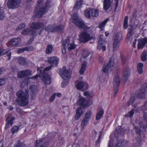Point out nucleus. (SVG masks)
Segmentation results:
<instances>
[{"label":"nucleus","mask_w":147,"mask_h":147,"mask_svg":"<svg viewBox=\"0 0 147 147\" xmlns=\"http://www.w3.org/2000/svg\"><path fill=\"white\" fill-rule=\"evenodd\" d=\"M29 90L26 89L25 91L22 90L18 91L16 93L17 97L16 100L17 104L21 107L28 105L29 102Z\"/></svg>","instance_id":"f257e3e1"},{"label":"nucleus","mask_w":147,"mask_h":147,"mask_svg":"<svg viewBox=\"0 0 147 147\" xmlns=\"http://www.w3.org/2000/svg\"><path fill=\"white\" fill-rule=\"evenodd\" d=\"M147 88V83H145L142 87L141 90L138 92L134 96L130 98L128 102L129 105H131L134 107H137V104L140 102V98H143L145 97Z\"/></svg>","instance_id":"f03ea898"},{"label":"nucleus","mask_w":147,"mask_h":147,"mask_svg":"<svg viewBox=\"0 0 147 147\" xmlns=\"http://www.w3.org/2000/svg\"><path fill=\"white\" fill-rule=\"evenodd\" d=\"M44 0H38L37 4L35 10L34 14L38 18L41 17L46 12L47 9L49 7L51 0H47L45 6L41 7L42 2Z\"/></svg>","instance_id":"7ed1b4c3"},{"label":"nucleus","mask_w":147,"mask_h":147,"mask_svg":"<svg viewBox=\"0 0 147 147\" xmlns=\"http://www.w3.org/2000/svg\"><path fill=\"white\" fill-rule=\"evenodd\" d=\"M59 74L61 78L64 79L62 83L61 87H65L68 84L69 81V78L71 76L70 73L66 70L65 66H63L59 70Z\"/></svg>","instance_id":"20e7f679"},{"label":"nucleus","mask_w":147,"mask_h":147,"mask_svg":"<svg viewBox=\"0 0 147 147\" xmlns=\"http://www.w3.org/2000/svg\"><path fill=\"white\" fill-rule=\"evenodd\" d=\"M73 22L76 26L85 30L88 29V27L83 22L82 20L76 13H74L72 17Z\"/></svg>","instance_id":"39448f33"},{"label":"nucleus","mask_w":147,"mask_h":147,"mask_svg":"<svg viewBox=\"0 0 147 147\" xmlns=\"http://www.w3.org/2000/svg\"><path fill=\"white\" fill-rule=\"evenodd\" d=\"M122 39V34L118 33L115 36L113 43V50L116 51L119 47L120 44V41Z\"/></svg>","instance_id":"423d86ee"},{"label":"nucleus","mask_w":147,"mask_h":147,"mask_svg":"<svg viewBox=\"0 0 147 147\" xmlns=\"http://www.w3.org/2000/svg\"><path fill=\"white\" fill-rule=\"evenodd\" d=\"M91 38L90 35L86 31H83L80 34V39L81 42L85 43L90 40Z\"/></svg>","instance_id":"0eeeda50"},{"label":"nucleus","mask_w":147,"mask_h":147,"mask_svg":"<svg viewBox=\"0 0 147 147\" xmlns=\"http://www.w3.org/2000/svg\"><path fill=\"white\" fill-rule=\"evenodd\" d=\"M114 65V59L113 56L110 58L109 61L106 66H103V71L104 72H107L109 71H111V68Z\"/></svg>","instance_id":"6e6552de"},{"label":"nucleus","mask_w":147,"mask_h":147,"mask_svg":"<svg viewBox=\"0 0 147 147\" xmlns=\"http://www.w3.org/2000/svg\"><path fill=\"white\" fill-rule=\"evenodd\" d=\"M21 3V0H7V5L9 9L17 8Z\"/></svg>","instance_id":"1a4fd4ad"},{"label":"nucleus","mask_w":147,"mask_h":147,"mask_svg":"<svg viewBox=\"0 0 147 147\" xmlns=\"http://www.w3.org/2000/svg\"><path fill=\"white\" fill-rule=\"evenodd\" d=\"M76 87L78 89L84 91L88 89V85L86 82H80L76 84Z\"/></svg>","instance_id":"9d476101"},{"label":"nucleus","mask_w":147,"mask_h":147,"mask_svg":"<svg viewBox=\"0 0 147 147\" xmlns=\"http://www.w3.org/2000/svg\"><path fill=\"white\" fill-rule=\"evenodd\" d=\"M120 79L119 76L117 75L114 76L113 84V85L114 87L116 88L117 91L119 90V87L120 85Z\"/></svg>","instance_id":"9b49d317"},{"label":"nucleus","mask_w":147,"mask_h":147,"mask_svg":"<svg viewBox=\"0 0 147 147\" xmlns=\"http://www.w3.org/2000/svg\"><path fill=\"white\" fill-rule=\"evenodd\" d=\"M48 63L52 66H56L58 63V59L55 57H48Z\"/></svg>","instance_id":"f8f14e48"},{"label":"nucleus","mask_w":147,"mask_h":147,"mask_svg":"<svg viewBox=\"0 0 147 147\" xmlns=\"http://www.w3.org/2000/svg\"><path fill=\"white\" fill-rule=\"evenodd\" d=\"M48 145V142H45L42 139L36 140L35 147H46Z\"/></svg>","instance_id":"ddd939ff"},{"label":"nucleus","mask_w":147,"mask_h":147,"mask_svg":"<svg viewBox=\"0 0 147 147\" xmlns=\"http://www.w3.org/2000/svg\"><path fill=\"white\" fill-rule=\"evenodd\" d=\"M77 103L83 108H86L88 107L86 99L84 97L80 98L77 102Z\"/></svg>","instance_id":"4468645a"},{"label":"nucleus","mask_w":147,"mask_h":147,"mask_svg":"<svg viewBox=\"0 0 147 147\" xmlns=\"http://www.w3.org/2000/svg\"><path fill=\"white\" fill-rule=\"evenodd\" d=\"M147 43V38H141L138 41V49H142Z\"/></svg>","instance_id":"2eb2a0df"},{"label":"nucleus","mask_w":147,"mask_h":147,"mask_svg":"<svg viewBox=\"0 0 147 147\" xmlns=\"http://www.w3.org/2000/svg\"><path fill=\"white\" fill-rule=\"evenodd\" d=\"M20 42L21 40L20 38H14L11 39L9 44L10 46L12 47L18 45Z\"/></svg>","instance_id":"dca6fc26"},{"label":"nucleus","mask_w":147,"mask_h":147,"mask_svg":"<svg viewBox=\"0 0 147 147\" xmlns=\"http://www.w3.org/2000/svg\"><path fill=\"white\" fill-rule=\"evenodd\" d=\"M44 24L42 23L33 22L30 25V27L32 29H39L43 27Z\"/></svg>","instance_id":"f3484780"},{"label":"nucleus","mask_w":147,"mask_h":147,"mask_svg":"<svg viewBox=\"0 0 147 147\" xmlns=\"http://www.w3.org/2000/svg\"><path fill=\"white\" fill-rule=\"evenodd\" d=\"M42 80L44 83L47 85L51 83V78L48 74H44Z\"/></svg>","instance_id":"a211bd4d"},{"label":"nucleus","mask_w":147,"mask_h":147,"mask_svg":"<svg viewBox=\"0 0 147 147\" xmlns=\"http://www.w3.org/2000/svg\"><path fill=\"white\" fill-rule=\"evenodd\" d=\"M112 2L111 0H104L103 9L106 11L108 10L111 6Z\"/></svg>","instance_id":"6ab92c4d"},{"label":"nucleus","mask_w":147,"mask_h":147,"mask_svg":"<svg viewBox=\"0 0 147 147\" xmlns=\"http://www.w3.org/2000/svg\"><path fill=\"white\" fill-rule=\"evenodd\" d=\"M82 111L81 107H79L77 109L75 117L76 120H78L79 119L81 116Z\"/></svg>","instance_id":"aec40b11"},{"label":"nucleus","mask_w":147,"mask_h":147,"mask_svg":"<svg viewBox=\"0 0 147 147\" xmlns=\"http://www.w3.org/2000/svg\"><path fill=\"white\" fill-rule=\"evenodd\" d=\"M134 28L133 26H131L130 28L128 29V32L127 35V38L129 39L130 37L132 36L134 33Z\"/></svg>","instance_id":"412c9836"},{"label":"nucleus","mask_w":147,"mask_h":147,"mask_svg":"<svg viewBox=\"0 0 147 147\" xmlns=\"http://www.w3.org/2000/svg\"><path fill=\"white\" fill-rule=\"evenodd\" d=\"M83 1L82 0H77V2L75 4L74 8V9L77 11L81 6Z\"/></svg>","instance_id":"4be33fe9"},{"label":"nucleus","mask_w":147,"mask_h":147,"mask_svg":"<svg viewBox=\"0 0 147 147\" xmlns=\"http://www.w3.org/2000/svg\"><path fill=\"white\" fill-rule=\"evenodd\" d=\"M69 44V40L68 39H66L63 41L62 45V48L64 49V52L66 51V49L68 48Z\"/></svg>","instance_id":"5701e85b"},{"label":"nucleus","mask_w":147,"mask_h":147,"mask_svg":"<svg viewBox=\"0 0 147 147\" xmlns=\"http://www.w3.org/2000/svg\"><path fill=\"white\" fill-rule=\"evenodd\" d=\"M92 9L89 8L87 9L84 11V14L86 17L88 18H90L91 16Z\"/></svg>","instance_id":"b1692460"},{"label":"nucleus","mask_w":147,"mask_h":147,"mask_svg":"<svg viewBox=\"0 0 147 147\" xmlns=\"http://www.w3.org/2000/svg\"><path fill=\"white\" fill-rule=\"evenodd\" d=\"M86 61H84L83 63H82L81 67L79 71L80 74L81 75H82L85 71V70L86 67Z\"/></svg>","instance_id":"393cba45"},{"label":"nucleus","mask_w":147,"mask_h":147,"mask_svg":"<svg viewBox=\"0 0 147 147\" xmlns=\"http://www.w3.org/2000/svg\"><path fill=\"white\" fill-rule=\"evenodd\" d=\"M130 74L129 69L127 68L125 70L123 73V76L125 80H127Z\"/></svg>","instance_id":"a878e982"},{"label":"nucleus","mask_w":147,"mask_h":147,"mask_svg":"<svg viewBox=\"0 0 147 147\" xmlns=\"http://www.w3.org/2000/svg\"><path fill=\"white\" fill-rule=\"evenodd\" d=\"M101 41L100 40L98 42L97 49L98 50H100L102 49V51H105L106 47L103 45L104 44L101 43Z\"/></svg>","instance_id":"bb28decb"},{"label":"nucleus","mask_w":147,"mask_h":147,"mask_svg":"<svg viewBox=\"0 0 147 147\" xmlns=\"http://www.w3.org/2000/svg\"><path fill=\"white\" fill-rule=\"evenodd\" d=\"M55 27L53 25H49L45 28V30L48 32H55Z\"/></svg>","instance_id":"cd10ccee"},{"label":"nucleus","mask_w":147,"mask_h":147,"mask_svg":"<svg viewBox=\"0 0 147 147\" xmlns=\"http://www.w3.org/2000/svg\"><path fill=\"white\" fill-rule=\"evenodd\" d=\"M64 28V26L62 25H60L55 26V32H60L63 30Z\"/></svg>","instance_id":"c85d7f7f"},{"label":"nucleus","mask_w":147,"mask_h":147,"mask_svg":"<svg viewBox=\"0 0 147 147\" xmlns=\"http://www.w3.org/2000/svg\"><path fill=\"white\" fill-rule=\"evenodd\" d=\"M143 66V64L141 63H139L138 65V70L139 73L140 74H142L143 73V70L142 67Z\"/></svg>","instance_id":"c756f323"},{"label":"nucleus","mask_w":147,"mask_h":147,"mask_svg":"<svg viewBox=\"0 0 147 147\" xmlns=\"http://www.w3.org/2000/svg\"><path fill=\"white\" fill-rule=\"evenodd\" d=\"M104 112V111L102 110H101L98 112L96 118V120H98L100 119L101 117L103 115Z\"/></svg>","instance_id":"7c9ffc66"},{"label":"nucleus","mask_w":147,"mask_h":147,"mask_svg":"<svg viewBox=\"0 0 147 147\" xmlns=\"http://www.w3.org/2000/svg\"><path fill=\"white\" fill-rule=\"evenodd\" d=\"M125 144V141L121 140L118 141L117 144H116V146H117L119 147H123L124 146Z\"/></svg>","instance_id":"2f4dec72"},{"label":"nucleus","mask_w":147,"mask_h":147,"mask_svg":"<svg viewBox=\"0 0 147 147\" xmlns=\"http://www.w3.org/2000/svg\"><path fill=\"white\" fill-rule=\"evenodd\" d=\"M89 120L84 118L82 121L81 126L82 128H84L88 124Z\"/></svg>","instance_id":"473e14b6"},{"label":"nucleus","mask_w":147,"mask_h":147,"mask_svg":"<svg viewBox=\"0 0 147 147\" xmlns=\"http://www.w3.org/2000/svg\"><path fill=\"white\" fill-rule=\"evenodd\" d=\"M53 49V47L51 45H48L46 49V54H50L51 52Z\"/></svg>","instance_id":"72a5a7b5"},{"label":"nucleus","mask_w":147,"mask_h":147,"mask_svg":"<svg viewBox=\"0 0 147 147\" xmlns=\"http://www.w3.org/2000/svg\"><path fill=\"white\" fill-rule=\"evenodd\" d=\"M141 58L143 61H145L147 58V52L144 51L142 52L141 56Z\"/></svg>","instance_id":"f704fd0d"},{"label":"nucleus","mask_w":147,"mask_h":147,"mask_svg":"<svg viewBox=\"0 0 147 147\" xmlns=\"http://www.w3.org/2000/svg\"><path fill=\"white\" fill-rule=\"evenodd\" d=\"M20 64L22 65L26 64V59L23 57H20L19 58Z\"/></svg>","instance_id":"c9c22d12"},{"label":"nucleus","mask_w":147,"mask_h":147,"mask_svg":"<svg viewBox=\"0 0 147 147\" xmlns=\"http://www.w3.org/2000/svg\"><path fill=\"white\" fill-rule=\"evenodd\" d=\"M92 16L96 17L98 16V12L97 9L93 8L92 9Z\"/></svg>","instance_id":"e433bc0d"},{"label":"nucleus","mask_w":147,"mask_h":147,"mask_svg":"<svg viewBox=\"0 0 147 147\" xmlns=\"http://www.w3.org/2000/svg\"><path fill=\"white\" fill-rule=\"evenodd\" d=\"M128 16H126L125 18L124 21L123 23V27L125 29H127L128 26Z\"/></svg>","instance_id":"4c0bfd02"},{"label":"nucleus","mask_w":147,"mask_h":147,"mask_svg":"<svg viewBox=\"0 0 147 147\" xmlns=\"http://www.w3.org/2000/svg\"><path fill=\"white\" fill-rule=\"evenodd\" d=\"M109 20L108 19H107L103 22L100 23L98 26L99 28H100L101 30H102L104 26L105 25L107 22L109 21Z\"/></svg>","instance_id":"58836bf2"},{"label":"nucleus","mask_w":147,"mask_h":147,"mask_svg":"<svg viewBox=\"0 0 147 147\" xmlns=\"http://www.w3.org/2000/svg\"><path fill=\"white\" fill-rule=\"evenodd\" d=\"M14 120V118H13L12 119L9 120L8 122L6 123L5 128L6 129L9 127V125H11V126L12 125L13 123V121Z\"/></svg>","instance_id":"ea45409f"},{"label":"nucleus","mask_w":147,"mask_h":147,"mask_svg":"<svg viewBox=\"0 0 147 147\" xmlns=\"http://www.w3.org/2000/svg\"><path fill=\"white\" fill-rule=\"evenodd\" d=\"M76 47V45L73 43H69L68 47V49L69 51L75 49Z\"/></svg>","instance_id":"a19ab883"},{"label":"nucleus","mask_w":147,"mask_h":147,"mask_svg":"<svg viewBox=\"0 0 147 147\" xmlns=\"http://www.w3.org/2000/svg\"><path fill=\"white\" fill-rule=\"evenodd\" d=\"M31 91L32 93H36L37 92V87L36 86L34 85H31L30 87Z\"/></svg>","instance_id":"79ce46f5"},{"label":"nucleus","mask_w":147,"mask_h":147,"mask_svg":"<svg viewBox=\"0 0 147 147\" xmlns=\"http://www.w3.org/2000/svg\"><path fill=\"white\" fill-rule=\"evenodd\" d=\"M90 54L89 53L87 52H84L82 54V57L81 60L83 61L84 59H86L87 56L89 55Z\"/></svg>","instance_id":"37998d69"},{"label":"nucleus","mask_w":147,"mask_h":147,"mask_svg":"<svg viewBox=\"0 0 147 147\" xmlns=\"http://www.w3.org/2000/svg\"><path fill=\"white\" fill-rule=\"evenodd\" d=\"M5 17V14L3 10L0 9V20H3Z\"/></svg>","instance_id":"c03bdc74"},{"label":"nucleus","mask_w":147,"mask_h":147,"mask_svg":"<svg viewBox=\"0 0 147 147\" xmlns=\"http://www.w3.org/2000/svg\"><path fill=\"white\" fill-rule=\"evenodd\" d=\"M91 112L90 111H88L85 113V117L84 118L86 119L89 120L90 118Z\"/></svg>","instance_id":"a18cd8bd"},{"label":"nucleus","mask_w":147,"mask_h":147,"mask_svg":"<svg viewBox=\"0 0 147 147\" xmlns=\"http://www.w3.org/2000/svg\"><path fill=\"white\" fill-rule=\"evenodd\" d=\"M18 76L19 78H21L25 77L24 71H19L18 73Z\"/></svg>","instance_id":"49530a36"},{"label":"nucleus","mask_w":147,"mask_h":147,"mask_svg":"<svg viewBox=\"0 0 147 147\" xmlns=\"http://www.w3.org/2000/svg\"><path fill=\"white\" fill-rule=\"evenodd\" d=\"M120 57L121 59V63L122 64L124 65L125 63L127 61V59L122 54H121Z\"/></svg>","instance_id":"de8ad7c7"},{"label":"nucleus","mask_w":147,"mask_h":147,"mask_svg":"<svg viewBox=\"0 0 147 147\" xmlns=\"http://www.w3.org/2000/svg\"><path fill=\"white\" fill-rule=\"evenodd\" d=\"M24 75L25 77H27L30 76L32 74V71L29 70H27L24 71Z\"/></svg>","instance_id":"09e8293b"},{"label":"nucleus","mask_w":147,"mask_h":147,"mask_svg":"<svg viewBox=\"0 0 147 147\" xmlns=\"http://www.w3.org/2000/svg\"><path fill=\"white\" fill-rule=\"evenodd\" d=\"M19 127L17 126L13 127L11 129V132L13 134L18 131L19 130Z\"/></svg>","instance_id":"8fccbe9b"},{"label":"nucleus","mask_w":147,"mask_h":147,"mask_svg":"<svg viewBox=\"0 0 147 147\" xmlns=\"http://www.w3.org/2000/svg\"><path fill=\"white\" fill-rule=\"evenodd\" d=\"M30 32V30L29 29H27L23 30L22 32V34L24 35H27Z\"/></svg>","instance_id":"3c124183"},{"label":"nucleus","mask_w":147,"mask_h":147,"mask_svg":"<svg viewBox=\"0 0 147 147\" xmlns=\"http://www.w3.org/2000/svg\"><path fill=\"white\" fill-rule=\"evenodd\" d=\"M25 26V24L24 23H22L18 27V28H17V30H20L23 28H24Z\"/></svg>","instance_id":"603ef678"},{"label":"nucleus","mask_w":147,"mask_h":147,"mask_svg":"<svg viewBox=\"0 0 147 147\" xmlns=\"http://www.w3.org/2000/svg\"><path fill=\"white\" fill-rule=\"evenodd\" d=\"M15 147H26L25 144L24 143H18Z\"/></svg>","instance_id":"864d4df0"},{"label":"nucleus","mask_w":147,"mask_h":147,"mask_svg":"<svg viewBox=\"0 0 147 147\" xmlns=\"http://www.w3.org/2000/svg\"><path fill=\"white\" fill-rule=\"evenodd\" d=\"M104 37V36L103 35H100L98 41H99L100 40V41H101V43L103 44H104L105 43V40Z\"/></svg>","instance_id":"5fc2aeb1"},{"label":"nucleus","mask_w":147,"mask_h":147,"mask_svg":"<svg viewBox=\"0 0 147 147\" xmlns=\"http://www.w3.org/2000/svg\"><path fill=\"white\" fill-rule=\"evenodd\" d=\"M25 49V51H29L32 50L34 49L33 47L32 46H29L26 47H24Z\"/></svg>","instance_id":"6e6d98bb"},{"label":"nucleus","mask_w":147,"mask_h":147,"mask_svg":"<svg viewBox=\"0 0 147 147\" xmlns=\"http://www.w3.org/2000/svg\"><path fill=\"white\" fill-rule=\"evenodd\" d=\"M25 51V49L24 47L20 48L18 49L17 51V53H22Z\"/></svg>","instance_id":"4d7b16f0"},{"label":"nucleus","mask_w":147,"mask_h":147,"mask_svg":"<svg viewBox=\"0 0 147 147\" xmlns=\"http://www.w3.org/2000/svg\"><path fill=\"white\" fill-rule=\"evenodd\" d=\"M6 54L9 57L8 59V60H9L11 58V53L10 52L9 50H8L6 52H5V54Z\"/></svg>","instance_id":"13d9d810"},{"label":"nucleus","mask_w":147,"mask_h":147,"mask_svg":"<svg viewBox=\"0 0 147 147\" xmlns=\"http://www.w3.org/2000/svg\"><path fill=\"white\" fill-rule=\"evenodd\" d=\"M103 129L100 132V134L99 136L98 137V140L96 142V144H97L99 143V142L101 140L100 136L102 135V132Z\"/></svg>","instance_id":"bf43d9fd"},{"label":"nucleus","mask_w":147,"mask_h":147,"mask_svg":"<svg viewBox=\"0 0 147 147\" xmlns=\"http://www.w3.org/2000/svg\"><path fill=\"white\" fill-rule=\"evenodd\" d=\"M5 83V80L4 78L0 79V86L4 84Z\"/></svg>","instance_id":"052dcab7"},{"label":"nucleus","mask_w":147,"mask_h":147,"mask_svg":"<svg viewBox=\"0 0 147 147\" xmlns=\"http://www.w3.org/2000/svg\"><path fill=\"white\" fill-rule=\"evenodd\" d=\"M135 129L136 130V132L137 134H140L141 132L140 129L137 126H135L134 127Z\"/></svg>","instance_id":"680f3d73"},{"label":"nucleus","mask_w":147,"mask_h":147,"mask_svg":"<svg viewBox=\"0 0 147 147\" xmlns=\"http://www.w3.org/2000/svg\"><path fill=\"white\" fill-rule=\"evenodd\" d=\"M13 118H14V120L15 119V118L14 117L12 116V115L11 114H10L8 115V117L6 119V121L7 120H9L10 119H12Z\"/></svg>","instance_id":"e2e57ef3"},{"label":"nucleus","mask_w":147,"mask_h":147,"mask_svg":"<svg viewBox=\"0 0 147 147\" xmlns=\"http://www.w3.org/2000/svg\"><path fill=\"white\" fill-rule=\"evenodd\" d=\"M55 94H53L52 96L50 97L49 99V101L50 102H52L55 99Z\"/></svg>","instance_id":"0e129e2a"},{"label":"nucleus","mask_w":147,"mask_h":147,"mask_svg":"<svg viewBox=\"0 0 147 147\" xmlns=\"http://www.w3.org/2000/svg\"><path fill=\"white\" fill-rule=\"evenodd\" d=\"M52 68V66L50 65L49 66L45 68V69L43 70V71H48L50 70Z\"/></svg>","instance_id":"69168bd1"},{"label":"nucleus","mask_w":147,"mask_h":147,"mask_svg":"<svg viewBox=\"0 0 147 147\" xmlns=\"http://www.w3.org/2000/svg\"><path fill=\"white\" fill-rule=\"evenodd\" d=\"M5 55V50L0 49V57Z\"/></svg>","instance_id":"338daca9"},{"label":"nucleus","mask_w":147,"mask_h":147,"mask_svg":"<svg viewBox=\"0 0 147 147\" xmlns=\"http://www.w3.org/2000/svg\"><path fill=\"white\" fill-rule=\"evenodd\" d=\"M99 61L100 63L101 64H104L105 63V61L103 60V58L100 57H99Z\"/></svg>","instance_id":"774afa93"}]
</instances>
